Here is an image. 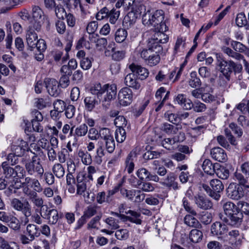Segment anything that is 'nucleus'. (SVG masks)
Here are the masks:
<instances>
[{
    "label": "nucleus",
    "instance_id": "b1692460",
    "mask_svg": "<svg viewBox=\"0 0 249 249\" xmlns=\"http://www.w3.org/2000/svg\"><path fill=\"white\" fill-rule=\"evenodd\" d=\"M167 35L162 32H157L154 35V37L149 41H153L154 44L160 46V43H165L168 40Z\"/></svg>",
    "mask_w": 249,
    "mask_h": 249
},
{
    "label": "nucleus",
    "instance_id": "4c0bfd02",
    "mask_svg": "<svg viewBox=\"0 0 249 249\" xmlns=\"http://www.w3.org/2000/svg\"><path fill=\"white\" fill-rule=\"evenodd\" d=\"M18 245L15 242L9 243L2 237L0 236V249H16Z\"/></svg>",
    "mask_w": 249,
    "mask_h": 249
},
{
    "label": "nucleus",
    "instance_id": "5701e85b",
    "mask_svg": "<svg viewBox=\"0 0 249 249\" xmlns=\"http://www.w3.org/2000/svg\"><path fill=\"white\" fill-rule=\"evenodd\" d=\"M26 41L28 46L31 48H35L36 42L37 40V36L35 32L28 30L26 35Z\"/></svg>",
    "mask_w": 249,
    "mask_h": 249
},
{
    "label": "nucleus",
    "instance_id": "8fccbe9b",
    "mask_svg": "<svg viewBox=\"0 0 249 249\" xmlns=\"http://www.w3.org/2000/svg\"><path fill=\"white\" fill-rule=\"evenodd\" d=\"M29 200L37 208H40L44 205L43 198L39 196L36 192L29 198Z\"/></svg>",
    "mask_w": 249,
    "mask_h": 249
},
{
    "label": "nucleus",
    "instance_id": "ea45409f",
    "mask_svg": "<svg viewBox=\"0 0 249 249\" xmlns=\"http://www.w3.org/2000/svg\"><path fill=\"white\" fill-rule=\"evenodd\" d=\"M236 23L239 27L247 26V29L249 28L248 20L244 13H240L237 14L235 19Z\"/></svg>",
    "mask_w": 249,
    "mask_h": 249
},
{
    "label": "nucleus",
    "instance_id": "a19ab883",
    "mask_svg": "<svg viewBox=\"0 0 249 249\" xmlns=\"http://www.w3.org/2000/svg\"><path fill=\"white\" fill-rule=\"evenodd\" d=\"M108 16L107 18H109V22L113 24H114L118 20L120 16V11L115 8L112 9L111 10L108 11Z\"/></svg>",
    "mask_w": 249,
    "mask_h": 249
},
{
    "label": "nucleus",
    "instance_id": "bb28decb",
    "mask_svg": "<svg viewBox=\"0 0 249 249\" xmlns=\"http://www.w3.org/2000/svg\"><path fill=\"white\" fill-rule=\"evenodd\" d=\"M32 15L34 20H43L45 18H47L41 8L36 5L32 7Z\"/></svg>",
    "mask_w": 249,
    "mask_h": 249
},
{
    "label": "nucleus",
    "instance_id": "4d7b16f0",
    "mask_svg": "<svg viewBox=\"0 0 249 249\" xmlns=\"http://www.w3.org/2000/svg\"><path fill=\"white\" fill-rule=\"evenodd\" d=\"M104 150L102 146H99L96 149V155L94 158V161L98 164H100L102 162V158L104 156Z\"/></svg>",
    "mask_w": 249,
    "mask_h": 249
},
{
    "label": "nucleus",
    "instance_id": "a18cd8bd",
    "mask_svg": "<svg viewBox=\"0 0 249 249\" xmlns=\"http://www.w3.org/2000/svg\"><path fill=\"white\" fill-rule=\"evenodd\" d=\"M88 131V127L86 124H82L78 126L75 129V134L77 137L85 136Z\"/></svg>",
    "mask_w": 249,
    "mask_h": 249
},
{
    "label": "nucleus",
    "instance_id": "774afa93",
    "mask_svg": "<svg viewBox=\"0 0 249 249\" xmlns=\"http://www.w3.org/2000/svg\"><path fill=\"white\" fill-rule=\"evenodd\" d=\"M154 189L155 187L151 183L143 181H142V183L139 188V189L145 192H152Z\"/></svg>",
    "mask_w": 249,
    "mask_h": 249
},
{
    "label": "nucleus",
    "instance_id": "c85d7f7f",
    "mask_svg": "<svg viewBox=\"0 0 249 249\" xmlns=\"http://www.w3.org/2000/svg\"><path fill=\"white\" fill-rule=\"evenodd\" d=\"M210 185L212 190L219 194L223 191L224 188V186L221 181L218 179H212L210 182Z\"/></svg>",
    "mask_w": 249,
    "mask_h": 249
},
{
    "label": "nucleus",
    "instance_id": "f8f14e48",
    "mask_svg": "<svg viewBox=\"0 0 249 249\" xmlns=\"http://www.w3.org/2000/svg\"><path fill=\"white\" fill-rule=\"evenodd\" d=\"M125 213L126 214H130L131 216L121 214L120 218L123 222L129 221L137 225L141 224L142 220L139 218L141 216L140 213L132 210H128L127 212H125Z\"/></svg>",
    "mask_w": 249,
    "mask_h": 249
},
{
    "label": "nucleus",
    "instance_id": "69168bd1",
    "mask_svg": "<svg viewBox=\"0 0 249 249\" xmlns=\"http://www.w3.org/2000/svg\"><path fill=\"white\" fill-rule=\"evenodd\" d=\"M35 105L36 107L39 109H43L47 106H50L51 103L47 99L38 98L36 99Z\"/></svg>",
    "mask_w": 249,
    "mask_h": 249
},
{
    "label": "nucleus",
    "instance_id": "2f4dec72",
    "mask_svg": "<svg viewBox=\"0 0 249 249\" xmlns=\"http://www.w3.org/2000/svg\"><path fill=\"white\" fill-rule=\"evenodd\" d=\"M223 208L224 211V215L228 216L231 213H233L238 209L237 205H235L231 201H228L223 204Z\"/></svg>",
    "mask_w": 249,
    "mask_h": 249
},
{
    "label": "nucleus",
    "instance_id": "0e129e2a",
    "mask_svg": "<svg viewBox=\"0 0 249 249\" xmlns=\"http://www.w3.org/2000/svg\"><path fill=\"white\" fill-rule=\"evenodd\" d=\"M216 173L217 176L222 179H226L229 176V170L223 166L218 169Z\"/></svg>",
    "mask_w": 249,
    "mask_h": 249
},
{
    "label": "nucleus",
    "instance_id": "9d476101",
    "mask_svg": "<svg viewBox=\"0 0 249 249\" xmlns=\"http://www.w3.org/2000/svg\"><path fill=\"white\" fill-rule=\"evenodd\" d=\"M194 200L196 206L201 210H210L213 206L211 200L202 195H197L195 196Z\"/></svg>",
    "mask_w": 249,
    "mask_h": 249
},
{
    "label": "nucleus",
    "instance_id": "7c9ffc66",
    "mask_svg": "<svg viewBox=\"0 0 249 249\" xmlns=\"http://www.w3.org/2000/svg\"><path fill=\"white\" fill-rule=\"evenodd\" d=\"M184 223L188 226L198 228L201 226L199 221L193 215H186L184 218Z\"/></svg>",
    "mask_w": 249,
    "mask_h": 249
},
{
    "label": "nucleus",
    "instance_id": "a878e982",
    "mask_svg": "<svg viewBox=\"0 0 249 249\" xmlns=\"http://www.w3.org/2000/svg\"><path fill=\"white\" fill-rule=\"evenodd\" d=\"M8 165V164L7 161H4L2 163L1 165V168L3 170V173L7 180L10 178L13 179L16 177L14 168L9 166Z\"/></svg>",
    "mask_w": 249,
    "mask_h": 249
},
{
    "label": "nucleus",
    "instance_id": "4468645a",
    "mask_svg": "<svg viewBox=\"0 0 249 249\" xmlns=\"http://www.w3.org/2000/svg\"><path fill=\"white\" fill-rule=\"evenodd\" d=\"M210 154L213 159L219 162H224L228 159L225 150L219 147L212 148Z\"/></svg>",
    "mask_w": 249,
    "mask_h": 249
},
{
    "label": "nucleus",
    "instance_id": "c9c22d12",
    "mask_svg": "<svg viewBox=\"0 0 249 249\" xmlns=\"http://www.w3.org/2000/svg\"><path fill=\"white\" fill-rule=\"evenodd\" d=\"M6 223H8V226L15 231L19 230L20 228L19 220L15 216L10 215Z\"/></svg>",
    "mask_w": 249,
    "mask_h": 249
},
{
    "label": "nucleus",
    "instance_id": "052dcab7",
    "mask_svg": "<svg viewBox=\"0 0 249 249\" xmlns=\"http://www.w3.org/2000/svg\"><path fill=\"white\" fill-rule=\"evenodd\" d=\"M164 116L167 120L173 124H177L180 121V118L177 114L167 112L164 114Z\"/></svg>",
    "mask_w": 249,
    "mask_h": 249
},
{
    "label": "nucleus",
    "instance_id": "3c124183",
    "mask_svg": "<svg viewBox=\"0 0 249 249\" xmlns=\"http://www.w3.org/2000/svg\"><path fill=\"white\" fill-rule=\"evenodd\" d=\"M150 172L144 168L139 169L136 172V175L141 181L148 180Z\"/></svg>",
    "mask_w": 249,
    "mask_h": 249
},
{
    "label": "nucleus",
    "instance_id": "58836bf2",
    "mask_svg": "<svg viewBox=\"0 0 249 249\" xmlns=\"http://www.w3.org/2000/svg\"><path fill=\"white\" fill-rule=\"evenodd\" d=\"M202 236V232L197 229H193L190 231V239L193 242H198L201 240Z\"/></svg>",
    "mask_w": 249,
    "mask_h": 249
},
{
    "label": "nucleus",
    "instance_id": "cd10ccee",
    "mask_svg": "<svg viewBox=\"0 0 249 249\" xmlns=\"http://www.w3.org/2000/svg\"><path fill=\"white\" fill-rule=\"evenodd\" d=\"M234 180L238 182L236 184H240V185L247 189L249 188V184L247 177H245L241 173L238 172L234 173Z\"/></svg>",
    "mask_w": 249,
    "mask_h": 249
},
{
    "label": "nucleus",
    "instance_id": "f3484780",
    "mask_svg": "<svg viewBox=\"0 0 249 249\" xmlns=\"http://www.w3.org/2000/svg\"><path fill=\"white\" fill-rule=\"evenodd\" d=\"M136 77L135 73H133L132 72V73H128L124 78L125 84L127 86L131 87L133 89H139L141 87V84L138 81Z\"/></svg>",
    "mask_w": 249,
    "mask_h": 249
},
{
    "label": "nucleus",
    "instance_id": "4be33fe9",
    "mask_svg": "<svg viewBox=\"0 0 249 249\" xmlns=\"http://www.w3.org/2000/svg\"><path fill=\"white\" fill-rule=\"evenodd\" d=\"M21 144H22L21 145H13L12 147V151L14 152L13 153L17 155V156H21L26 150L28 151H29L28 144L26 142L22 140Z\"/></svg>",
    "mask_w": 249,
    "mask_h": 249
},
{
    "label": "nucleus",
    "instance_id": "ddd939ff",
    "mask_svg": "<svg viewBox=\"0 0 249 249\" xmlns=\"http://www.w3.org/2000/svg\"><path fill=\"white\" fill-rule=\"evenodd\" d=\"M129 68L133 73H135L136 77L141 80H144L148 76V70L141 66L132 63L129 66Z\"/></svg>",
    "mask_w": 249,
    "mask_h": 249
},
{
    "label": "nucleus",
    "instance_id": "37998d69",
    "mask_svg": "<svg viewBox=\"0 0 249 249\" xmlns=\"http://www.w3.org/2000/svg\"><path fill=\"white\" fill-rule=\"evenodd\" d=\"M115 139L118 142L122 143L126 139V132L124 128H117L115 134Z\"/></svg>",
    "mask_w": 249,
    "mask_h": 249
},
{
    "label": "nucleus",
    "instance_id": "680f3d73",
    "mask_svg": "<svg viewBox=\"0 0 249 249\" xmlns=\"http://www.w3.org/2000/svg\"><path fill=\"white\" fill-rule=\"evenodd\" d=\"M112 52H113L112 58L115 61H120L125 56V52L124 51H118L116 50L115 48H113Z\"/></svg>",
    "mask_w": 249,
    "mask_h": 249
},
{
    "label": "nucleus",
    "instance_id": "bf43d9fd",
    "mask_svg": "<svg viewBox=\"0 0 249 249\" xmlns=\"http://www.w3.org/2000/svg\"><path fill=\"white\" fill-rule=\"evenodd\" d=\"M56 16L59 19H63L67 15L65 9L62 5L59 4L54 8Z\"/></svg>",
    "mask_w": 249,
    "mask_h": 249
},
{
    "label": "nucleus",
    "instance_id": "9b49d317",
    "mask_svg": "<svg viewBox=\"0 0 249 249\" xmlns=\"http://www.w3.org/2000/svg\"><path fill=\"white\" fill-rule=\"evenodd\" d=\"M153 42V41H149L147 48H142L140 47L137 48V51L140 54V57L144 61L146 60L148 57L150 56L151 53L154 49H162L161 46L154 44Z\"/></svg>",
    "mask_w": 249,
    "mask_h": 249
},
{
    "label": "nucleus",
    "instance_id": "6e6d98bb",
    "mask_svg": "<svg viewBox=\"0 0 249 249\" xmlns=\"http://www.w3.org/2000/svg\"><path fill=\"white\" fill-rule=\"evenodd\" d=\"M101 137L104 141L113 137L111 131L107 128H102L99 131V138Z\"/></svg>",
    "mask_w": 249,
    "mask_h": 249
},
{
    "label": "nucleus",
    "instance_id": "39448f33",
    "mask_svg": "<svg viewBox=\"0 0 249 249\" xmlns=\"http://www.w3.org/2000/svg\"><path fill=\"white\" fill-rule=\"evenodd\" d=\"M103 94H105L102 101V105L107 108L110 105V102L115 98L117 93L116 86L114 84H106L103 86Z\"/></svg>",
    "mask_w": 249,
    "mask_h": 249
},
{
    "label": "nucleus",
    "instance_id": "6e6552de",
    "mask_svg": "<svg viewBox=\"0 0 249 249\" xmlns=\"http://www.w3.org/2000/svg\"><path fill=\"white\" fill-rule=\"evenodd\" d=\"M44 83L49 94L54 97H57L60 93L59 85L57 80L53 78H46Z\"/></svg>",
    "mask_w": 249,
    "mask_h": 249
},
{
    "label": "nucleus",
    "instance_id": "864d4df0",
    "mask_svg": "<svg viewBox=\"0 0 249 249\" xmlns=\"http://www.w3.org/2000/svg\"><path fill=\"white\" fill-rule=\"evenodd\" d=\"M231 46L236 52L239 53L245 52L247 50V47L245 45L236 41H232Z\"/></svg>",
    "mask_w": 249,
    "mask_h": 249
},
{
    "label": "nucleus",
    "instance_id": "79ce46f5",
    "mask_svg": "<svg viewBox=\"0 0 249 249\" xmlns=\"http://www.w3.org/2000/svg\"><path fill=\"white\" fill-rule=\"evenodd\" d=\"M53 172L58 178L63 177L65 174V170L60 163L55 164L53 167Z\"/></svg>",
    "mask_w": 249,
    "mask_h": 249
},
{
    "label": "nucleus",
    "instance_id": "5fc2aeb1",
    "mask_svg": "<svg viewBox=\"0 0 249 249\" xmlns=\"http://www.w3.org/2000/svg\"><path fill=\"white\" fill-rule=\"evenodd\" d=\"M185 40L181 37L178 38L174 47V53L183 52L185 47Z\"/></svg>",
    "mask_w": 249,
    "mask_h": 249
},
{
    "label": "nucleus",
    "instance_id": "c756f323",
    "mask_svg": "<svg viewBox=\"0 0 249 249\" xmlns=\"http://www.w3.org/2000/svg\"><path fill=\"white\" fill-rule=\"evenodd\" d=\"M189 85L193 88L199 87L201 85V82L197 76L196 71H192L190 73V78L189 80Z\"/></svg>",
    "mask_w": 249,
    "mask_h": 249
},
{
    "label": "nucleus",
    "instance_id": "dca6fc26",
    "mask_svg": "<svg viewBox=\"0 0 249 249\" xmlns=\"http://www.w3.org/2000/svg\"><path fill=\"white\" fill-rule=\"evenodd\" d=\"M231 62H232L231 60L227 61L222 60L218 64L220 71L228 81L230 80V75L232 72V66L231 65Z\"/></svg>",
    "mask_w": 249,
    "mask_h": 249
},
{
    "label": "nucleus",
    "instance_id": "2eb2a0df",
    "mask_svg": "<svg viewBox=\"0 0 249 249\" xmlns=\"http://www.w3.org/2000/svg\"><path fill=\"white\" fill-rule=\"evenodd\" d=\"M100 100L95 95H89L85 97L84 104L85 109L89 112L92 111L95 107L99 104Z\"/></svg>",
    "mask_w": 249,
    "mask_h": 249
},
{
    "label": "nucleus",
    "instance_id": "13d9d810",
    "mask_svg": "<svg viewBox=\"0 0 249 249\" xmlns=\"http://www.w3.org/2000/svg\"><path fill=\"white\" fill-rule=\"evenodd\" d=\"M103 86L102 87L100 83L95 84L90 88V95H95L99 97V95L103 94Z\"/></svg>",
    "mask_w": 249,
    "mask_h": 249
},
{
    "label": "nucleus",
    "instance_id": "f704fd0d",
    "mask_svg": "<svg viewBox=\"0 0 249 249\" xmlns=\"http://www.w3.org/2000/svg\"><path fill=\"white\" fill-rule=\"evenodd\" d=\"M202 167L203 170L206 173L211 175L214 174V166L210 160H205L203 162Z\"/></svg>",
    "mask_w": 249,
    "mask_h": 249
},
{
    "label": "nucleus",
    "instance_id": "e2e57ef3",
    "mask_svg": "<svg viewBox=\"0 0 249 249\" xmlns=\"http://www.w3.org/2000/svg\"><path fill=\"white\" fill-rule=\"evenodd\" d=\"M114 123L117 128H124L127 124L126 120L123 116H119L117 117L114 120Z\"/></svg>",
    "mask_w": 249,
    "mask_h": 249
},
{
    "label": "nucleus",
    "instance_id": "aec40b11",
    "mask_svg": "<svg viewBox=\"0 0 249 249\" xmlns=\"http://www.w3.org/2000/svg\"><path fill=\"white\" fill-rule=\"evenodd\" d=\"M176 178L173 173L168 174L165 179H162L160 184L167 187H171L176 190L178 189V183L175 181Z\"/></svg>",
    "mask_w": 249,
    "mask_h": 249
},
{
    "label": "nucleus",
    "instance_id": "473e14b6",
    "mask_svg": "<svg viewBox=\"0 0 249 249\" xmlns=\"http://www.w3.org/2000/svg\"><path fill=\"white\" fill-rule=\"evenodd\" d=\"M160 129L166 134H175L178 131V128L167 123H164L161 124Z\"/></svg>",
    "mask_w": 249,
    "mask_h": 249
},
{
    "label": "nucleus",
    "instance_id": "393cba45",
    "mask_svg": "<svg viewBox=\"0 0 249 249\" xmlns=\"http://www.w3.org/2000/svg\"><path fill=\"white\" fill-rule=\"evenodd\" d=\"M26 232L27 235L31 236L34 239L38 237L40 234L39 228L33 224H29L27 225Z\"/></svg>",
    "mask_w": 249,
    "mask_h": 249
},
{
    "label": "nucleus",
    "instance_id": "0eeeda50",
    "mask_svg": "<svg viewBox=\"0 0 249 249\" xmlns=\"http://www.w3.org/2000/svg\"><path fill=\"white\" fill-rule=\"evenodd\" d=\"M132 90L127 87L121 89L118 93L119 103L123 106H127L130 104L132 101Z\"/></svg>",
    "mask_w": 249,
    "mask_h": 249
},
{
    "label": "nucleus",
    "instance_id": "de8ad7c7",
    "mask_svg": "<svg viewBox=\"0 0 249 249\" xmlns=\"http://www.w3.org/2000/svg\"><path fill=\"white\" fill-rule=\"evenodd\" d=\"M59 218V214L57 211L55 209H52L51 212L47 217L49 223L51 224H55Z\"/></svg>",
    "mask_w": 249,
    "mask_h": 249
},
{
    "label": "nucleus",
    "instance_id": "09e8293b",
    "mask_svg": "<svg viewBox=\"0 0 249 249\" xmlns=\"http://www.w3.org/2000/svg\"><path fill=\"white\" fill-rule=\"evenodd\" d=\"M202 187L211 197L216 200H218L220 199L221 196L220 195L217 193H215V192H213V191L212 190V189H211L208 185L202 184Z\"/></svg>",
    "mask_w": 249,
    "mask_h": 249
},
{
    "label": "nucleus",
    "instance_id": "1a4fd4ad",
    "mask_svg": "<svg viewBox=\"0 0 249 249\" xmlns=\"http://www.w3.org/2000/svg\"><path fill=\"white\" fill-rule=\"evenodd\" d=\"M228 229L226 225L220 222L213 223L211 227V233L218 238H222L227 235Z\"/></svg>",
    "mask_w": 249,
    "mask_h": 249
},
{
    "label": "nucleus",
    "instance_id": "6ab92c4d",
    "mask_svg": "<svg viewBox=\"0 0 249 249\" xmlns=\"http://www.w3.org/2000/svg\"><path fill=\"white\" fill-rule=\"evenodd\" d=\"M161 50V49H154L151 53L150 56L148 57L144 62L151 67L157 65L160 60L158 52Z\"/></svg>",
    "mask_w": 249,
    "mask_h": 249
},
{
    "label": "nucleus",
    "instance_id": "338daca9",
    "mask_svg": "<svg viewBox=\"0 0 249 249\" xmlns=\"http://www.w3.org/2000/svg\"><path fill=\"white\" fill-rule=\"evenodd\" d=\"M138 18V16H136V13L131 9V11H130L127 14V16L125 17L124 20L125 22H128L129 23V25H131L133 24Z\"/></svg>",
    "mask_w": 249,
    "mask_h": 249
},
{
    "label": "nucleus",
    "instance_id": "603ef678",
    "mask_svg": "<svg viewBox=\"0 0 249 249\" xmlns=\"http://www.w3.org/2000/svg\"><path fill=\"white\" fill-rule=\"evenodd\" d=\"M105 222L108 225L109 228L111 230H115L119 228V220L113 217H109L106 218L105 220Z\"/></svg>",
    "mask_w": 249,
    "mask_h": 249
},
{
    "label": "nucleus",
    "instance_id": "c03bdc74",
    "mask_svg": "<svg viewBox=\"0 0 249 249\" xmlns=\"http://www.w3.org/2000/svg\"><path fill=\"white\" fill-rule=\"evenodd\" d=\"M43 22V20H34L31 21L30 25L29 26V31L32 32H39L41 30L42 24Z\"/></svg>",
    "mask_w": 249,
    "mask_h": 249
},
{
    "label": "nucleus",
    "instance_id": "7ed1b4c3",
    "mask_svg": "<svg viewBox=\"0 0 249 249\" xmlns=\"http://www.w3.org/2000/svg\"><path fill=\"white\" fill-rule=\"evenodd\" d=\"M247 190L236 183H231L226 189L227 195L228 197L232 200H239L242 198L245 195V190Z\"/></svg>",
    "mask_w": 249,
    "mask_h": 249
},
{
    "label": "nucleus",
    "instance_id": "f03ea898",
    "mask_svg": "<svg viewBox=\"0 0 249 249\" xmlns=\"http://www.w3.org/2000/svg\"><path fill=\"white\" fill-rule=\"evenodd\" d=\"M164 12L162 10L154 12L148 9L142 15V22L145 26L156 27L164 20Z\"/></svg>",
    "mask_w": 249,
    "mask_h": 249
},
{
    "label": "nucleus",
    "instance_id": "e433bc0d",
    "mask_svg": "<svg viewBox=\"0 0 249 249\" xmlns=\"http://www.w3.org/2000/svg\"><path fill=\"white\" fill-rule=\"evenodd\" d=\"M120 192L121 195L124 197H126L128 200H132L133 199L134 196H135L137 193H141V190H128L124 188H121L120 190Z\"/></svg>",
    "mask_w": 249,
    "mask_h": 249
},
{
    "label": "nucleus",
    "instance_id": "a211bd4d",
    "mask_svg": "<svg viewBox=\"0 0 249 249\" xmlns=\"http://www.w3.org/2000/svg\"><path fill=\"white\" fill-rule=\"evenodd\" d=\"M175 101L186 110L190 109L193 107V104L191 100L186 98L183 94H178L175 98Z\"/></svg>",
    "mask_w": 249,
    "mask_h": 249
},
{
    "label": "nucleus",
    "instance_id": "49530a36",
    "mask_svg": "<svg viewBox=\"0 0 249 249\" xmlns=\"http://www.w3.org/2000/svg\"><path fill=\"white\" fill-rule=\"evenodd\" d=\"M78 156L81 159L82 162L86 165H89L91 163V157L87 152L80 150L78 152Z\"/></svg>",
    "mask_w": 249,
    "mask_h": 249
},
{
    "label": "nucleus",
    "instance_id": "72a5a7b5",
    "mask_svg": "<svg viewBox=\"0 0 249 249\" xmlns=\"http://www.w3.org/2000/svg\"><path fill=\"white\" fill-rule=\"evenodd\" d=\"M127 36V32L124 29L119 28L115 32V40L118 43L123 42Z\"/></svg>",
    "mask_w": 249,
    "mask_h": 249
},
{
    "label": "nucleus",
    "instance_id": "f257e3e1",
    "mask_svg": "<svg viewBox=\"0 0 249 249\" xmlns=\"http://www.w3.org/2000/svg\"><path fill=\"white\" fill-rule=\"evenodd\" d=\"M29 150L34 155L31 160L25 162L26 171L29 175L41 178L43 175L44 170L41 163V159L38 157L37 154L33 152L31 149Z\"/></svg>",
    "mask_w": 249,
    "mask_h": 249
},
{
    "label": "nucleus",
    "instance_id": "20e7f679",
    "mask_svg": "<svg viewBox=\"0 0 249 249\" xmlns=\"http://www.w3.org/2000/svg\"><path fill=\"white\" fill-rule=\"evenodd\" d=\"M219 217L225 223L231 226H238L242 222L243 215L242 212L238 209L228 216H226L223 213H220Z\"/></svg>",
    "mask_w": 249,
    "mask_h": 249
},
{
    "label": "nucleus",
    "instance_id": "423d86ee",
    "mask_svg": "<svg viewBox=\"0 0 249 249\" xmlns=\"http://www.w3.org/2000/svg\"><path fill=\"white\" fill-rule=\"evenodd\" d=\"M10 205L15 211L21 212L23 214L28 216L30 214L31 206L28 201L23 202L18 198H14L11 200Z\"/></svg>",
    "mask_w": 249,
    "mask_h": 249
},
{
    "label": "nucleus",
    "instance_id": "412c9836",
    "mask_svg": "<svg viewBox=\"0 0 249 249\" xmlns=\"http://www.w3.org/2000/svg\"><path fill=\"white\" fill-rule=\"evenodd\" d=\"M137 154L135 151H132L128 154L127 157H126L125 160V169L127 170V172L129 174L131 173L134 170V159L136 158Z\"/></svg>",
    "mask_w": 249,
    "mask_h": 249
}]
</instances>
